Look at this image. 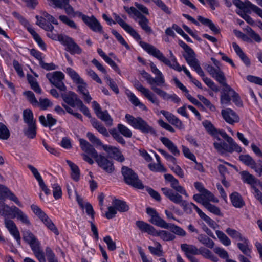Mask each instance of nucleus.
<instances>
[{
	"label": "nucleus",
	"mask_w": 262,
	"mask_h": 262,
	"mask_svg": "<svg viewBox=\"0 0 262 262\" xmlns=\"http://www.w3.org/2000/svg\"><path fill=\"white\" fill-rule=\"evenodd\" d=\"M133 85L138 91L140 92L152 103L157 106L159 105L160 101L157 96L149 89L143 86L138 80L134 81Z\"/></svg>",
	"instance_id": "f8f14e48"
},
{
	"label": "nucleus",
	"mask_w": 262,
	"mask_h": 262,
	"mask_svg": "<svg viewBox=\"0 0 262 262\" xmlns=\"http://www.w3.org/2000/svg\"><path fill=\"white\" fill-rule=\"evenodd\" d=\"M59 20L64 24L67 25L68 27L72 29H78V27L76 23L67 16L62 15L59 17Z\"/></svg>",
	"instance_id": "8fccbe9b"
},
{
	"label": "nucleus",
	"mask_w": 262,
	"mask_h": 262,
	"mask_svg": "<svg viewBox=\"0 0 262 262\" xmlns=\"http://www.w3.org/2000/svg\"><path fill=\"white\" fill-rule=\"evenodd\" d=\"M24 95L26 96L28 100L31 103L33 106H37L38 104V101L36 99L34 93L30 91H26L24 93Z\"/></svg>",
	"instance_id": "338daca9"
},
{
	"label": "nucleus",
	"mask_w": 262,
	"mask_h": 262,
	"mask_svg": "<svg viewBox=\"0 0 262 262\" xmlns=\"http://www.w3.org/2000/svg\"><path fill=\"white\" fill-rule=\"evenodd\" d=\"M36 24L46 31L53 30L54 26L50 23L47 22L44 17L36 16Z\"/></svg>",
	"instance_id": "e433bc0d"
},
{
	"label": "nucleus",
	"mask_w": 262,
	"mask_h": 262,
	"mask_svg": "<svg viewBox=\"0 0 262 262\" xmlns=\"http://www.w3.org/2000/svg\"><path fill=\"white\" fill-rule=\"evenodd\" d=\"M222 90L221 95V103L222 105H226L229 103V90L227 86Z\"/></svg>",
	"instance_id": "5fc2aeb1"
},
{
	"label": "nucleus",
	"mask_w": 262,
	"mask_h": 262,
	"mask_svg": "<svg viewBox=\"0 0 262 262\" xmlns=\"http://www.w3.org/2000/svg\"><path fill=\"white\" fill-rule=\"evenodd\" d=\"M164 178L166 181L170 183V187L178 193H180L184 195L186 197H188V194L187 193L185 189L179 184L178 180L176 179L172 174H165Z\"/></svg>",
	"instance_id": "a211bd4d"
},
{
	"label": "nucleus",
	"mask_w": 262,
	"mask_h": 262,
	"mask_svg": "<svg viewBox=\"0 0 262 262\" xmlns=\"http://www.w3.org/2000/svg\"><path fill=\"white\" fill-rule=\"evenodd\" d=\"M150 67L153 73L157 75V77L154 78L156 79L157 85L159 86H163L165 85V80L164 76L162 72L157 68L156 65L153 63H150Z\"/></svg>",
	"instance_id": "bb28decb"
},
{
	"label": "nucleus",
	"mask_w": 262,
	"mask_h": 262,
	"mask_svg": "<svg viewBox=\"0 0 262 262\" xmlns=\"http://www.w3.org/2000/svg\"><path fill=\"white\" fill-rule=\"evenodd\" d=\"M64 102L68 104L70 107H75L78 104V101L81 100L78 98L77 95L74 92L70 91L67 94L61 95Z\"/></svg>",
	"instance_id": "4be33fe9"
},
{
	"label": "nucleus",
	"mask_w": 262,
	"mask_h": 262,
	"mask_svg": "<svg viewBox=\"0 0 262 262\" xmlns=\"http://www.w3.org/2000/svg\"><path fill=\"white\" fill-rule=\"evenodd\" d=\"M136 225L142 232L147 233L150 235H152L154 233L155 228L142 221H137Z\"/></svg>",
	"instance_id": "7c9ffc66"
},
{
	"label": "nucleus",
	"mask_w": 262,
	"mask_h": 262,
	"mask_svg": "<svg viewBox=\"0 0 262 262\" xmlns=\"http://www.w3.org/2000/svg\"><path fill=\"white\" fill-rule=\"evenodd\" d=\"M230 237L235 238L236 245L242 253L246 255H250L252 245L246 237L234 230H230Z\"/></svg>",
	"instance_id": "1a4fd4ad"
},
{
	"label": "nucleus",
	"mask_w": 262,
	"mask_h": 262,
	"mask_svg": "<svg viewBox=\"0 0 262 262\" xmlns=\"http://www.w3.org/2000/svg\"><path fill=\"white\" fill-rule=\"evenodd\" d=\"M57 7L60 9H64L66 13L73 16L74 13L73 8L69 4V0H63L62 3H56Z\"/></svg>",
	"instance_id": "4c0bfd02"
},
{
	"label": "nucleus",
	"mask_w": 262,
	"mask_h": 262,
	"mask_svg": "<svg viewBox=\"0 0 262 262\" xmlns=\"http://www.w3.org/2000/svg\"><path fill=\"white\" fill-rule=\"evenodd\" d=\"M92 107L96 115L100 119L104 121L106 125H112L113 119L106 110L102 111L100 105L96 101L92 102Z\"/></svg>",
	"instance_id": "dca6fc26"
},
{
	"label": "nucleus",
	"mask_w": 262,
	"mask_h": 262,
	"mask_svg": "<svg viewBox=\"0 0 262 262\" xmlns=\"http://www.w3.org/2000/svg\"><path fill=\"white\" fill-rule=\"evenodd\" d=\"M10 135V132L7 126L0 122V139L7 140Z\"/></svg>",
	"instance_id": "0e129e2a"
},
{
	"label": "nucleus",
	"mask_w": 262,
	"mask_h": 262,
	"mask_svg": "<svg viewBox=\"0 0 262 262\" xmlns=\"http://www.w3.org/2000/svg\"><path fill=\"white\" fill-rule=\"evenodd\" d=\"M121 171L124 181L127 185L139 189H143L144 188L138 175L132 169L123 166Z\"/></svg>",
	"instance_id": "6e6552de"
},
{
	"label": "nucleus",
	"mask_w": 262,
	"mask_h": 262,
	"mask_svg": "<svg viewBox=\"0 0 262 262\" xmlns=\"http://www.w3.org/2000/svg\"><path fill=\"white\" fill-rule=\"evenodd\" d=\"M53 105L52 102L47 98H40L38 101L37 106H38L42 110H46L48 107Z\"/></svg>",
	"instance_id": "e2e57ef3"
},
{
	"label": "nucleus",
	"mask_w": 262,
	"mask_h": 262,
	"mask_svg": "<svg viewBox=\"0 0 262 262\" xmlns=\"http://www.w3.org/2000/svg\"><path fill=\"white\" fill-rule=\"evenodd\" d=\"M163 193L173 203L180 205L183 208L184 211L186 213L190 214L192 213V207L194 208L195 205L193 203H188L187 201L183 200V198L180 194L174 192L172 189L167 187L161 188Z\"/></svg>",
	"instance_id": "20e7f679"
},
{
	"label": "nucleus",
	"mask_w": 262,
	"mask_h": 262,
	"mask_svg": "<svg viewBox=\"0 0 262 262\" xmlns=\"http://www.w3.org/2000/svg\"><path fill=\"white\" fill-rule=\"evenodd\" d=\"M202 73H198L202 78L205 84L209 87L212 90L215 92L219 91L217 86L214 83V82L210 78L205 77L204 73L202 69Z\"/></svg>",
	"instance_id": "a18cd8bd"
},
{
	"label": "nucleus",
	"mask_w": 262,
	"mask_h": 262,
	"mask_svg": "<svg viewBox=\"0 0 262 262\" xmlns=\"http://www.w3.org/2000/svg\"><path fill=\"white\" fill-rule=\"evenodd\" d=\"M149 221L152 224L161 228L164 229L169 228V224L166 223L163 219H162L159 216V213L153 217L151 218Z\"/></svg>",
	"instance_id": "58836bf2"
},
{
	"label": "nucleus",
	"mask_w": 262,
	"mask_h": 262,
	"mask_svg": "<svg viewBox=\"0 0 262 262\" xmlns=\"http://www.w3.org/2000/svg\"><path fill=\"white\" fill-rule=\"evenodd\" d=\"M198 239L202 244L204 245L207 247L212 249L215 245L214 242L204 234H200L198 237Z\"/></svg>",
	"instance_id": "49530a36"
},
{
	"label": "nucleus",
	"mask_w": 262,
	"mask_h": 262,
	"mask_svg": "<svg viewBox=\"0 0 262 262\" xmlns=\"http://www.w3.org/2000/svg\"><path fill=\"white\" fill-rule=\"evenodd\" d=\"M66 72L73 80L74 82L76 83H82L83 79L79 76L78 74L71 68L66 69Z\"/></svg>",
	"instance_id": "de8ad7c7"
},
{
	"label": "nucleus",
	"mask_w": 262,
	"mask_h": 262,
	"mask_svg": "<svg viewBox=\"0 0 262 262\" xmlns=\"http://www.w3.org/2000/svg\"><path fill=\"white\" fill-rule=\"evenodd\" d=\"M160 141L174 156H179L180 155V151L177 146L168 138L161 137Z\"/></svg>",
	"instance_id": "a878e982"
},
{
	"label": "nucleus",
	"mask_w": 262,
	"mask_h": 262,
	"mask_svg": "<svg viewBox=\"0 0 262 262\" xmlns=\"http://www.w3.org/2000/svg\"><path fill=\"white\" fill-rule=\"evenodd\" d=\"M91 123L92 126L100 134L105 137L109 136L110 135L107 129L96 119H92L91 120Z\"/></svg>",
	"instance_id": "79ce46f5"
},
{
	"label": "nucleus",
	"mask_w": 262,
	"mask_h": 262,
	"mask_svg": "<svg viewBox=\"0 0 262 262\" xmlns=\"http://www.w3.org/2000/svg\"><path fill=\"white\" fill-rule=\"evenodd\" d=\"M67 163L71 170V177L75 181H78L80 178V170L79 167L70 160H67Z\"/></svg>",
	"instance_id": "c9c22d12"
},
{
	"label": "nucleus",
	"mask_w": 262,
	"mask_h": 262,
	"mask_svg": "<svg viewBox=\"0 0 262 262\" xmlns=\"http://www.w3.org/2000/svg\"><path fill=\"white\" fill-rule=\"evenodd\" d=\"M174 234L180 236L184 237L186 235L185 231L179 226L174 224H169V228Z\"/></svg>",
	"instance_id": "6e6d98bb"
},
{
	"label": "nucleus",
	"mask_w": 262,
	"mask_h": 262,
	"mask_svg": "<svg viewBox=\"0 0 262 262\" xmlns=\"http://www.w3.org/2000/svg\"><path fill=\"white\" fill-rule=\"evenodd\" d=\"M59 41L66 47V51L72 55H79L82 52V49L70 37L66 35L60 36Z\"/></svg>",
	"instance_id": "9d476101"
},
{
	"label": "nucleus",
	"mask_w": 262,
	"mask_h": 262,
	"mask_svg": "<svg viewBox=\"0 0 262 262\" xmlns=\"http://www.w3.org/2000/svg\"><path fill=\"white\" fill-rule=\"evenodd\" d=\"M232 46L237 55L240 58L246 66H249L250 64V61L241 48L235 42L232 43Z\"/></svg>",
	"instance_id": "72a5a7b5"
},
{
	"label": "nucleus",
	"mask_w": 262,
	"mask_h": 262,
	"mask_svg": "<svg viewBox=\"0 0 262 262\" xmlns=\"http://www.w3.org/2000/svg\"><path fill=\"white\" fill-rule=\"evenodd\" d=\"M214 146L220 153L223 154L229 150L228 145L224 142H214Z\"/></svg>",
	"instance_id": "052dcab7"
},
{
	"label": "nucleus",
	"mask_w": 262,
	"mask_h": 262,
	"mask_svg": "<svg viewBox=\"0 0 262 262\" xmlns=\"http://www.w3.org/2000/svg\"><path fill=\"white\" fill-rule=\"evenodd\" d=\"M11 213V207L6 205L3 202L0 201V215L6 216L10 215Z\"/></svg>",
	"instance_id": "680f3d73"
},
{
	"label": "nucleus",
	"mask_w": 262,
	"mask_h": 262,
	"mask_svg": "<svg viewBox=\"0 0 262 262\" xmlns=\"http://www.w3.org/2000/svg\"><path fill=\"white\" fill-rule=\"evenodd\" d=\"M127 122L136 129H138L144 134H156V131L152 127L141 117L135 118L132 115L127 114L125 115Z\"/></svg>",
	"instance_id": "0eeeda50"
},
{
	"label": "nucleus",
	"mask_w": 262,
	"mask_h": 262,
	"mask_svg": "<svg viewBox=\"0 0 262 262\" xmlns=\"http://www.w3.org/2000/svg\"><path fill=\"white\" fill-rule=\"evenodd\" d=\"M230 200L233 206L236 208H242L245 205L242 196L237 192H234L230 195Z\"/></svg>",
	"instance_id": "473e14b6"
},
{
	"label": "nucleus",
	"mask_w": 262,
	"mask_h": 262,
	"mask_svg": "<svg viewBox=\"0 0 262 262\" xmlns=\"http://www.w3.org/2000/svg\"><path fill=\"white\" fill-rule=\"evenodd\" d=\"M233 4L240 9L238 12L245 11L246 9H250L255 13L258 16L262 19V9L257 6L253 4L249 1H245L244 3L239 0L233 1Z\"/></svg>",
	"instance_id": "4468645a"
},
{
	"label": "nucleus",
	"mask_w": 262,
	"mask_h": 262,
	"mask_svg": "<svg viewBox=\"0 0 262 262\" xmlns=\"http://www.w3.org/2000/svg\"><path fill=\"white\" fill-rule=\"evenodd\" d=\"M0 193L2 195V198L5 196L8 198L10 200L13 201L18 206L22 207L23 205L19 201L17 197L7 187L3 185L0 184Z\"/></svg>",
	"instance_id": "b1692460"
},
{
	"label": "nucleus",
	"mask_w": 262,
	"mask_h": 262,
	"mask_svg": "<svg viewBox=\"0 0 262 262\" xmlns=\"http://www.w3.org/2000/svg\"><path fill=\"white\" fill-rule=\"evenodd\" d=\"M46 77L50 82L61 91L66 90V86L63 82L64 75L60 71H55L46 74Z\"/></svg>",
	"instance_id": "9b49d317"
},
{
	"label": "nucleus",
	"mask_w": 262,
	"mask_h": 262,
	"mask_svg": "<svg viewBox=\"0 0 262 262\" xmlns=\"http://www.w3.org/2000/svg\"><path fill=\"white\" fill-rule=\"evenodd\" d=\"M181 248L191 262H199V260L193 256L199 255V249L196 247L192 245L183 244L181 245Z\"/></svg>",
	"instance_id": "f3484780"
},
{
	"label": "nucleus",
	"mask_w": 262,
	"mask_h": 262,
	"mask_svg": "<svg viewBox=\"0 0 262 262\" xmlns=\"http://www.w3.org/2000/svg\"><path fill=\"white\" fill-rule=\"evenodd\" d=\"M203 206L205 207L209 211L213 213L215 215L220 214V210L216 206H214L210 203V202H203Z\"/></svg>",
	"instance_id": "69168bd1"
},
{
	"label": "nucleus",
	"mask_w": 262,
	"mask_h": 262,
	"mask_svg": "<svg viewBox=\"0 0 262 262\" xmlns=\"http://www.w3.org/2000/svg\"><path fill=\"white\" fill-rule=\"evenodd\" d=\"M86 137L92 144L96 146H101L103 148V146L104 145L101 140L91 132H88L86 133Z\"/></svg>",
	"instance_id": "864d4df0"
},
{
	"label": "nucleus",
	"mask_w": 262,
	"mask_h": 262,
	"mask_svg": "<svg viewBox=\"0 0 262 262\" xmlns=\"http://www.w3.org/2000/svg\"><path fill=\"white\" fill-rule=\"evenodd\" d=\"M117 129L122 135L126 138H131L132 136V131L126 126L122 124H118L117 125Z\"/></svg>",
	"instance_id": "13d9d810"
},
{
	"label": "nucleus",
	"mask_w": 262,
	"mask_h": 262,
	"mask_svg": "<svg viewBox=\"0 0 262 262\" xmlns=\"http://www.w3.org/2000/svg\"><path fill=\"white\" fill-rule=\"evenodd\" d=\"M84 23L93 31L99 33H103V30L102 25L97 18L93 15L89 16Z\"/></svg>",
	"instance_id": "412c9836"
},
{
	"label": "nucleus",
	"mask_w": 262,
	"mask_h": 262,
	"mask_svg": "<svg viewBox=\"0 0 262 262\" xmlns=\"http://www.w3.org/2000/svg\"><path fill=\"white\" fill-rule=\"evenodd\" d=\"M110 133L113 138L117 141L118 143L124 145L126 142L122 136L120 134L116 129L112 128L110 130Z\"/></svg>",
	"instance_id": "bf43d9fd"
},
{
	"label": "nucleus",
	"mask_w": 262,
	"mask_h": 262,
	"mask_svg": "<svg viewBox=\"0 0 262 262\" xmlns=\"http://www.w3.org/2000/svg\"><path fill=\"white\" fill-rule=\"evenodd\" d=\"M183 56L187 63L197 73H202V68L200 65L199 60L196 59L195 54L194 51L191 48L186 51Z\"/></svg>",
	"instance_id": "ddd939ff"
},
{
	"label": "nucleus",
	"mask_w": 262,
	"mask_h": 262,
	"mask_svg": "<svg viewBox=\"0 0 262 262\" xmlns=\"http://www.w3.org/2000/svg\"><path fill=\"white\" fill-rule=\"evenodd\" d=\"M29 33L32 35L34 39L37 43L40 48L43 51L46 50V45L42 40L39 34L36 32L34 29H29Z\"/></svg>",
	"instance_id": "c03bdc74"
},
{
	"label": "nucleus",
	"mask_w": 262,
	"mask_h": 262,
	"mask_svg": "<svg viewBox=\"0 0 262 262\" xmlns=\"http://www.w3.org/2000/svg\"><path fill=\"white\" fill-rule=\"evenodd\" d=\"M139 44L148 53L157 58L165 65L178 72L181 71V66L177 62V58L171 51H169L170 58V60H169L165 57L163 54L154 46L142 41H140Z\"/></svg>",
	"instance_id": "f03ea898"
},
{
	"label": "nucleus",
	"mask_w": 262,
	"mask_h": 262,
	"mask_svg": "<svg viewBox=\"0 0 262 262\" xmlns=\"http://www.w3.org/2000/svg\"><path fill=\"white\" fill-rule=\"evenodd\" d=\"M239 159L241 161L250 167L254 164V160L248 155H241Z\"/></svg>",
	"instance_id": "774afa93"
},
{
	"label": "nucleus",
	"mask_w": 262,
	"mask_h": 262,
	"mask_svg": "<svg viewBox=\"0 0 262 262\" xmlns=\"http://www.w3.org/2000/svg\"><path fill=\"white\" fill-rule=\"evenodd\" d=\"M212 249L213 252L220 258L226 259V262H229V260L228 259V253L227 251L219 247H213Z\"/></svg>",
	"instance_id": "603ef678"
},
{
	"label": "nucleus",
	"mask_w": 262,
	"mask_h": 262,
	"mask_svg": "<svg viewBox=\"0 0 262 262\" xmlns=\"http://www.w3.org/2000/svg\"><path fill=\"white\" fill-rule=\"evenodd\" d=\"M103 149L110 157L117 161L121 162L124 161L123 155H122L121 151L117 148L111 145H104L103 146Z\"/></svg>",
	"instance_id": "aec40b11"
},
{
	"label": "nucleus",
	"mask_w": 262,
	"mask_h": 262,
	"mask_svg": "<svg viewBox=\"0 0 262 262\" xmlns=\"http://www.w3.org/2000/svg\"><path fill=\"white\" fill-rule=\"evenodd\" d=\"M40 220L43 222L45 225L51 231H52L55 235H58L59 232L53 223L52 220L49 217V216L46 214Z\"/></svg>",
	"instance_id": "f704fd0d"
},
{
	"label": "nucleus",
	"mask_w": 262,
	"mask_h": 262,
	"mask_svg": "<svg viewBox=\"0 0 262 262\" xmlns=\"http://www.w3.org/2000/svg\"><path fill=\"white\" fill-rule=\"evenodd\" d=\"M197 19L201 24L208 27L215 34H217L220 32L219 28L209 19L204 18L201 16H198Z\"/></svg>",
	"instance_id": "c85d7f7f"
},
{
	"label": "nucleus",
	"mask_w": 262,
	"mask_h": 262,
	"mask_svg": "<svg viewBox=\"0 0 262 262\" xmlns=\"http://www.w3.org/2000/svg\"><path fill=\"white\" fill-rule=\"evenodd\" d=\"M143 78H144L148 83L150 85L151 89L155 92H156V89H159V88L158 87V85H157V81L156 79L153 78L150 74L148 73L145 71H143L141 73Z\"/></svg>",
	"instance_id": "ea45409f"
},
{
	"label": "nucleus",
	"mask_w": 262,
	"mask_h": 262,
	"mask_svg": "<svg viewBox=\"0 0 262 262\" xmlns=\"http://www.w3.org/2000/svg\"><path fill=\"white\" fill-rule=\"evenodd\" d=\"M114 21L118 23L126 32L129 33L137 41H141V38L139 33L129 25L125 23L118 14L113 13Z\"/></svg>",
	"instance_id": "2eb2a0df"
},
{
	"label": "nucleus",
	"mask_w": 262,
	"mask_h": 262,
	"mask_svg": "<svg viewBox=\"0 0 262 262\" xmlns=\"http://www.w3.org/2000/svg\"><path fill=\"white\" fill-rule=\"evenodd\" d=\"M203 196V200L205 201L209 202L210 201L214 203H217L219 200L214 195L206 189L201 193Z\"/></svg>",
	"instance_id": "4d7b16f0"
},
{
	"label": "nucleus",
	"mask_w": 262,
	"mask_h": 262,
	"mask_svg": "<svg viewBox=\"0 0 262 262\" xmlns=\"http://www.w3.org/2000/svg\"><path fill=\"white\" fill-rule=\"evenodd\" d=\"M39 121L43 126L50 127L54 125L57 122V120L50 114L47 115V119L43 115H41L39 117Z\"/></svg>",
	"instance_id": "c756f323"
},
{
	"label": "nucleus",
	"mask_w": 262,
	"mask_h": 262,
	"mask_svg": "<svg viewBox=\"0 0 262 262\" xmlns=\"http://www.w3.org/2000/svg\"><path fill=\"white\" fill-rule=\"evenodd\" d=\"M113 205L119 212H126L128 210L129 207L124 201L114 199L112 202Z\"/></svg>",
	"instance_id": "a19ab883"
},
{
	"label": "nucleus",
	"mask_w": 262,
	"mask_h": 262,
	"mask_svg": "<svg viewBox=\"0 0 262 262\" xmlns=\"http://www.w3.org/2000/svg\"><path fill=\"white\" fill-rule=\"evenodd\" d=\"M239 174L242 181L251 186L253 190L252 192L254 196L262 204V193L258 190L259 188L262 190V182L256 179L248 171H242L239 172Z\"/></svg>",
	"instance_id": "39448f33"
},
{
	"label": "nucleus",
	"mask_w": 262,
	"mask_h": 262,
	"mask_svg": "<svg viewBox=\"0 0 262 262\" xmlns=\"http://www.w3.org/2000/svg\"><path fill=\"white\" fill-rule=\"evenodd\" d=\"M23 239L28 244L36 258L39 262H46L45 256L41 249L40 243L37 237L29 230L22 231Z\"/></svg>",
	"instance_id": "7ed1b4c3"
},
{
	"label": "nucleus",
	"mask_w": 262,
	"mask_h": 262,
	"mask_svg": "<svg viewBox=\"0 0 262 262\" xmlns=\"http://www.w3.org/2000/svg\"><path fill=\"white\" fill-rule=\"evenodd\" d=\"M97 52L98 54L104 59V60L116 72L120 74V70L118 68L117 64L108 56L100 48L97 49Z\"/></svg>",
	"instance_id": "cd10ccee"
},
{
	"label": "nucleus",
	"mask_w": 262,
	"mask_h": 262,
	"mask_svg": "<svg viewBox=\"0 0 262 262\" xmlns=\"http://www.w3.org/2000/svg\"><path fill=\"white\" fill-rule=\"evenodd\" d=\"M23 119L24 122L27 124L35 123V121L34 120L33 113L29 109H26L24 111Z\"/></svg>",
	"instance_id": "09e8293b"
},
{
	"label": "nucleus",
	"mask_w": 262,
	"mask_h": 262,
	"mask_svg": "<svg viewBox=\"0 0 262 262\" xmlns=\"http://www.w3.org/2000/svg\"><path fill=\"white\" fill-rule=\"evenodd\" d=\"M156 92L155 93L165 100H170L176 103H179L181 102V99L175 94H169L160 88L159 89H156Z\"/></svg>",
	"instance_id": "393cba45"
},
{
	"label": "nucleus",
	"mask_w": 262,
	"mask_h": 262,
	"mask_svg": "<svg viewBox=\"0 0 262 262\" xmlns=\"http://www.w3.org/2000/svg\"><path fill=\"white\" fill-rule=\"evenodd\" d=\"M207 70L208 73L214 78L217 82L223 86H227L226 79L224 73L219 68H214L211 66H208L207 67Z\"/></svg>",
	"instance_id": "6ab92c4d"
},
{
	"label": "nucleus",
	"mask_w": 262,
	"mask_h": 262,
	"mask_svg": "<svg viewBox=\"0 0 262 262\" xmlns=\"http://www.w3.org/2000/svg\"><path fill=\"white\" fill-rule=\"evenodd\" d=\"M10 215H12L13 218L16 217L24 224L26 225L30 224L27 215L15 206H11V213Z\"/></svg>",
	"instance_id": "5701e85b"
},
{
	"label": "nucleus",
	"mask_w": 262,
	"mask_h": 262,
	"mask_svg": "<svg viewBox=\"0 0 262 262\" xmlns=\"http://www.w3.org/2000/svg\"><path fill=\"white\" fill-rule=\"evenodd\" d=\"M152 235L159 236L164 241H172L175 239L174 234L165 230L157 231L155 229Z\"/></svg>",
	"instance_id": "2f4dec72"
},
{
	"label": "nucleus",
	"mask_w": 262,
	"mask_h": 262,
	"mask_svg": "<svg viewBox=\"0 0 262 262\" xmlns=\"http://www.w3.org/2000/svg\"><path fill=\"white\" fill-rule=\"evenodd\" d=\"M28 127L24 129V134L28 138L33 139L36 134L35 123L28 124Z\"/></svg>",
	"instance_id": "3c124183"
},
{
	"label": "nucleus",
	"mask_w": 262,
	"mask_h": 262,
	"mask_svg": "<svg viewBox=\"0 0 262 262\" xmlns=\"http://www.w3.org/2000/svg\"><path fill=\"white\" fill-rule=\"evenodd\" d=\"M199 254L202 255L205 258L210 259L213 262L218 261V258L208 249L203 247L200 248L199 249Z\"/></svg>",
	"instance_id": "37998d69"
},
{
	"label": "nucleus",
	"mask_w": 262,
	"mask_h": 262,
	"mask_svg": "<svg viewBox=\"0 0 262 262\" xmlns=\"http://www.w3.org/2000/svg\"><path fill=\"white\" fill-rule=\"evenodd\" d=\"M80 146L84 152L81 154L83 160L92 165L94 158L98 166L108 173H111L115 170L113 161L101 154H98L93 146L86 140L79 139Z\"/></svg>",
	"instance_id": "f257e3e1"
},
{
	"label": "nucleus",
	"mask_w": 262,
	"mask_h": 262,
	"mask_svg": "<svg viewBox=\"0 0 262 262\" xmlns=\"http://www.w3.org/2000/svg\"><path fill=\"white\" fill-rule=\"evenodd\" d=\"M124 9L125 11L130 15L132 18L137 21L140 27L146 33L148 34L152 33V30L151 28L148 25L149 20L148 19L143 15L140 12H139L136 8L134 7H130L128 8L124 6Z\"/></svg>",
	"instance_id": "423d86ee"
}]
</instances>
